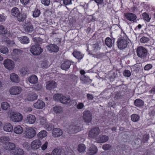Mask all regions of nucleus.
<instances>
[{
    "label": "nucleus",
    "mask_w": 155,
    "mask_h": 155,
    "mask_svg": "<svg viewBox=\"0 0 155 155\" xmlns=\"http://www.w3.org/2000/svg\"><path fill=\"white\" fill-rule=\"evenodd\" d=\"M127 38L126 35L120 37L117 41L118 48L120 49L125 48L127 45Z\"/></svg>",
    "instance_id": "nucleus-1"
},
{
    "label": "nucleus",
    "mask_w": 155,
    "mask_h": 155,
    "mask_svg": "<svg viewBox=\"0 0 155 155\" xmlns=\"http://www.w3.org/2000/svg\"><path fill=\"white\" fill-rule=\"evenodd\" d=\"M35 130L32 127L27 128L24 131L23 136L25 138L31 139L35 135Z\"/></svg>",
    "instance_id": "nucleus-2"
},
{
    "label": "nucleus",
    "mask_w": 155,
    "mask_h": 155,
    "mask_svg": "<svg viewBox=\"0 0 155 155\" xmlns=\"http://www.w3.org/2000/svg\"><path fill=\"white\" fill-rule=\"evenodd\" d=\"M137 55L140 58H146L148 57L149 55L147 50L142 46H140L137 48Z\"/></svg>",
    "instance_id": "nucleus-3"
},
{
    "label": "nucleus",
    "mask_w": 155,
    "mask_h": 155,
    "mask_svg": "<svg viewBox=\"0 0 155 155\" xmlns=\"http://www.w3.org/2000/svg\"><path fill=\"white\" fill-rule=\"evenodd\" d=\"M81 128L78 125L72 124L69 126L67 130L70 134H73L80 131Z\"/></svg>",
    "instance_id": "nucleus-4"
},
{
    "label": "nucleus",
    "mask_w": 155,
    "mask_h": 155,
    "mask_svg": "<svg viewBox=\"0 0 155 155\" xmlns=\"http://www.w3.org/2000/svg\"><path fill=\"white\" fill-rule=\"evenodd\" d=\"M30 51L33 55H38L42 52L43 49L38 46L34 45L31 47Z\"/></svg>",
    "instance_id": "nucleus-5"
},
{
    "label": "nucleus",
    "mask_w": 155,
    "mask_h": 155,
    "mask_svg": "<svg viewBox=\"0 0 155 155\" xmlns=\"http://www.w3.org/2000/svg\"><path fill=\"white\" fill-rule=\"evenodd\" d=\"M10 117L12 121L16 122H20L23 118L21 114L16 112H13Z\"/></svg>",
    "instance_id": "nucleus-6"
},
{
    "label": "nucleus",
    "mask_w": 155,
    "mask_h": 155,
    "mask_svg": "<svg viewBox=\"0 0 155 155\" xmlns=\"http://www.w3.org/2000/svg\"><path fill=\"white\" fill-rule=\"evenodd\" d=\"M4 65L6 68L9 70H12L15 67L14 62L9 59H7L4 61Z\"/></svg>",
    "instance_id": "nucleus-7"
},
{
    "label": "nucleus",
    "mask_w": 155,
    "mask_h": 155,
    "mask_svg": "<svg viewBox=\"0 0 155 155\" xmlns=\"http://www.w3.org/2000/svg\"><path fill=\"white\" fill-rule=\"evenodd\" d=\"M100 132V130L98 127L93 128L89 131L88 136L90 138H94L99 134Z\"/></svg>",
    "instance_id": "nucleus-8"
},
{
    "label": "nucleus",
    "mask_w": 155,
    "mask_h": 155,
    "mask_svg": "<svg viewBox=\"0 0 155 155\" xmlns=\"http://www.w3.org/2000/svg\"><path fill=\"white\" fill-rule=\"evenodd\" d=\"M83 117L84 122L87 123L91 122L92 119V114L89 110H85L83 112Z\"/></svg>",
    "instance_id": "nucleus-9"
},
{
    "label": "nucleus",
    "mask_w": 155,
    "mask_h": 155,
    "mask_svg": "<svg viewBox=\"0 0 155 155\" xmlns=\"http://www.w3.org/2000/svg\"><path fill=\"white\" fill-rule=\"evenodd\" d=\"M21 87L17 86H13L9 90L10 94L13 95H16L19 94L21 93Z\"/></svg>",
    "instance_id": "nucleus-10"
},
{
    "label": "nucleus",
    "mask_w": 155,
    "mask_h": 155,
    "mask_svg": "<svg viewBox=\"0 0 155 155\" xmlns=\"http://www.w3.org/2000/svg\"><path fill=\"white\" fill-rule=\"evenodd\" d=\"M59 100L61 103L64 104L69 103L71 101L69 96L65 97L61 94H59Z\"/></svg>",
    "instance_id": "nucleus-11"
},
{
    "label": "nucleus",
    "mask_w": 155,
    "mask_h": 155,
    "mask_svg": "<svg viewBox=\"0 0 155 155\" xmlns=\"http://www.w3.org/2000/svg\"><path fill=\"white\" fill-rule=\"evenodd\" d=\"M41 144V142L39 140H35L31 143V147L32 149L36 150L40 147Z\"/></svg>",
    "instance_id": "nucleus-12"
},
{
    "label": "nucleus",
    "mask_w": 155,
    "mask_h": 155,
    "mask_svg": "<svg viewBox=\"0 0 155 155\" xmlns=\"http://www.w3.org/2000/svg\"><path fill=\"white\" fill-rule=\"evenodd\" d=\"M57 86V84L54 81H49L47 82L46 87L48 90H51Z\"/></svg>",
    "instance_id": "nucleus-13"
},
{
    "label": "nucleus",
    "mask_w": 155,
    "mask_h": 155,
    "mask_svg": "<svg viewBox=\"0 0 155 155\" xmlns=\"http://www.w3.org/2000/svg\"><path fill=\"white\" fill-rule=\"evenodd\" d=\"M45 105L44 102L42 100H39L33 104V106L35 108L39 109H42L45 106Z\"/></svg>",
    "instance_id": "nucleus-14"
},
{
    "label": "nucleus",
    "mask_w": 155,
    "mask_h": 155,
    "mask_svg": "<svg viewBox=\"0 0 155 155\" xmlns=\"http://www.w3.org/2000/svg\"><path fill=\"white\" fill-rule=\"evenodd\" d=\"M36 120V118L35 116L32 114L28 115L25 119V121L29 124L34 123Z\"/></svg>",
    "instance_id": "nucleus-15"
},
{
    "label": "nucleus",
    "mask_w": 155,
    "mask_h": 155,
    "mask_svg": "<svg viewBox=\"0 0 155 155\" xmlns=\"http://www.w3.org/2000/svg\"><path fill=\"white\" fill-rule=\"evenodd\" d=\"M124 15L127 20L130 21H134L137 18L136 15L134 14L131 13H124Z\"/></svg>",
    "instance_id": "nucleus-16"
},
{
    "label": "nucleus",
    "mask_w": 155,
    "mask_h": 155,
    "mask_svg": "<svg viewBox=\"0 0 155 155\" xmlns=\"http://www.w3.org/2000/svg\"><path fill=\"white\" fill-rule=\"evenodd\" d=\"M108 137L105 135H101L97 138V140L98 143H102L107 141L108 140Z\"/></svg>",
    "instance_id": "nucleus-17"
},
{
    "label": "nucleus",
    "mask_w": 155,
    "mask_h": 155,
    "mask_svg": "<svg viewBox=\"0 0 155 155\" xmlns=\"http://www.w3.org/2000/svg\"><path fill=\"white\" fill-rule=\"evenodd\" d=\"M97 151V147L94 145H92L88 150L87 153L89 155H93L96 153Z\"/></svg>",
    "instance_id": "nucleus-18"
},
{
    "label": "nucleus",
    "mask_w": 155,
    "mask_h": 155,
    "mask_svg": "<svg viewBox=\"0 0 155 155\" xmlns=\"http://www.w3.org/2000/svg\"><path fill=\"white\" fill-rule=\"evenodd\" d=\"M4 147L6 150H10L15 149V146L14 143L8 141L5 143Z\"/></svg>",
    "instance_id": "nucleus-19"
},
{
    "label": "nucleus",
    "mask_w": 155,
    "mask_h": 155,
    "mask_svg": "<svg viewBox=\"0 0 155 155\" xmlns=\"http://www.w3.org/2000/svg\"><path fill=\"white\" fill-rule=\"evenodd\" d=\"M71 64V62L67 60L62 64L61 66V68L63 70H66L70 68Z\"/></svg>",
    "instance_id": "nucleus-20"
},
{
    "label": "nucleus",
    "mask_w": 155,
    "mask_h": 155,
    "mask_svg": "<svg viewBox=\"0 0 155 155\" xmlns=\"http://www.w3.org/2000/svg\"><path fill=\"white\" fill-rule=\"evenodd\" d=\"M11 80L14 82L18 83L20 81V78L16 74L12 73L10 75Z\"/></svg>",
    "instance_id": "nucleus-21"
},
{
    "label": "nucleus",
    "mask_w": 155,
    "mask_h": 155,
    "mask_svg": "<svg viewBox=\"0 0 155 155\" xmlns=\"http://www.w3.org/2000/svg\"><path fill=\"white\" fill-rule=\"evenodd\" d=\"M4 130L6 132H11L13 130L12 125L10 123H6L5 124L3 128Z\"/></svg>",
    "instance_id": "nucleus-22"
},
{
    "label": "nucleus",
    "mask_w": 155,
    "mask_h": 155,
    "mask_svg": "<svg viewBox=\"0 0 155 155\" xmlns=\"http://www.w3.org/2000/svg\"><path fill=\"white\" fill-rule=\"evenodd\" d=\"M47 49L49 51L57 52L58 51V46L57 45L51 44L46 47Z\"/></svg>",
    "instance_id": "nucleus-23"
},
{
    "label": "nucleus",
    "mask_w": 155,
    "mask_h": 155,
    "mask_svg": "<svg viewBox=\"0 0 155 155\" xmlns=\"http://www.w3.org/2000/svg\"><path fill=\"white\" fill-rule=\"evenodd\" d=\"M38 80L37 77L34 75L30 76L28 78L29 82L32 84H35L38 82Z\"/></svg>",
    "instance_id": "nucleus-24"
},
{
    "label": "nucleus",
    "mask_w": 155,
    "mask_h": 155,
    "mask_svg": "<svg viewBox=\"0 0 155 155\" xmlns=\"http://www.w3.org/2000/svg\"><path fill=\"white\" fill-rule=\"evenodd\" d=\"M80 80L84 84L91 82L92 81V80L90 79L89 77L85 75L81 76L80 77Z\"/></svg>",
    "instance_id": "nucleus-25"
},
{
    "label": "nucleus",
    "mask_w": 155,
    "mask_h": 155,
    "mask_svg": "<svg viewBox=\"0 0 155 155\" xmlns=\"http://www.w3.org/2000/svg\"><path fill=\"white\" fill-rule=\"evenodd\" d=\"M24 29L25 31L27 32H31L34 30L33 27L31 24L26 25Z\"/></svg>",
    "instance_id": "nucleus-26"
},
{
    "label": "nucleus",
    "mask_w": 155,
    "mask_h": 155,
    "mask_svg": "<svg viewBox=\"0 0 155 155\" xmlns=\"http://www.w3.org/2000/svg\"><path fill=\"white\" fill-rule=\"evenodd\" d=\"M2 36V41H6L7 43L9 44H10L11 41L8 40V37L9 36V34L7 33H6L5 34H3Z\"/></svg>",
    "instance_id": "nucleus-27"
},
{
    "label": "nucleus",
    "mask_w": 155,
    "mask_h": 155,
    "mask_svg": "<svg viewBox=\"0 0 155 155\" xmlns=\"http://www.w3.org/2000/svg\"><path fill=\"white\" fill-rule=\"evenodd\" d=\"M19 40L21 43L23 44H27L29 42V38L26 36L21 37L19 38Z\"/></svg>",
    "instance_id": "nucleus-28"
},
{
    "label": "nucleus",
    "mask_w": 155,
    "mask_h": 155,
    "mask_svg": "<svg viewBox=\"0 0 155 155\" xmlns=\"http://www.w3.org/2000/svg\"><path fill=\"white\" fill-rule=\"evenodd\" d=\"M14 131L16 134H21L23 131L22 127L20 125L17 126L14 128Z\"/></svg>",
    "instance_id": "nucleus-29"
},
{
    "label": "nucleus",
    "mask_w": 155,
    "mask_h": 155,
    "mask_svg": "<svg viewBox=\"0 0 155 155\" xmlns=\"http://www.w3.org/2000/svg\"><path fill=\"white\" fill-rule=\"evenodd\" d=\"M72 54L76 58H83L84 56V54H81L80 52L77 51H74L72 53Z\"/></svg>",
    "instance_id": "nucleus-30"
},
{
    "label": "nucleus",
    "mask_w": 155,
    "mask_h": 155,
    "mask_svg": "<svg viewBox=\"0 0 155 155\" xmlns=\"http://www.w3.org/2000/svg\"><path fill=\"white\" fill-rule=\"evenodd\" d=\"M23 52V51L20 49H15L13 50V52L12 53V56H18L21 54Z\"/></svg>",
    "instance_id": "nucleus-31"
},
{
    "label": "nucleus",
    "mask_w": 155,
    "mask_h": 155,
    "mask_svg": "<svg viewBox=\"0 0 155 155\" xmlns=\"http://www.w3.org/2000/svg\"><path fill=\"white\" fill-rule=\"evenodd\" d=\"M1 106L2 109L5 110L9 109L10 107L9 104L6 102H4L2 103Z\"/></svg>",
    "instance_id": "nucleus-32"
},
{
    "label": "nucleus",
    "mask_w": 155,
    "mask_h": 155,
    "mask_svg": "<svg viewBox=\"0 0 155 155\" xmlns=\"http://www.w3.org/2000/svg\"><path fill=\"white\" fill-rule=\"evenodd\" d=\"M47 134V132L45 130H43L40 131L38 134V138L39 139H42L45 137Z\"/></svg>",
    "instance_id": "nucleus-33"
},
{
    "label": "nucleus",
    "mask_w": 155,
    "mask_h": 155,
    "mask_svg": "<svg viewBox=\"0 0 155 155\" xmlns=\"http://www.w3.org/2000/svg\"><path fill=\"white\" fill-rule=\"evenodd\" d=\"M38 95L36 94L32 93L28 95L27 99L28 101H33L37 98Z\"/></svg>",
    "instance_id": "nucleus-34"
},
{
    "label": "nucleus",
    "mask_w": 155,
    "mask_h": 155,
    "mask_svg": "<svg viewBox=\"0 0 155 155\" xmlns=\"http://www.w3.org/2000/svg\"><path fill=\"white\" fill-rule=\"evenodd\" d=\"M12 15L15 17H16L20 14V12L18 8L14 7L12 10Z\"/></svg>",
    "instance_id": "nucleus-35"
},
{
    "label": "nucleus",
    "mask_w": 155,
    "mask_h": 155,
    "mask_svg": "<svg viewBox=\"0 0 155 155\" xmlns=\"http://www.w3.org/2000/svg\"><path fill=\"white\" fill-rule=\"evenodd\" d=\"M86 147L83 144H81L78 145V150L80 153L84 152L85 150Z\"/></svg>",
    "instance_id": "nucleus-36"
},
{
    "label": "nucleus",
    "mask_w": 155,
    "mask_h": 155,
    "mask_svg": "<svg viewBox=\"0 0 155 155\" xmlns=\"http://www.w3.org/2000/svg\"><path fill=\"white\" fill-rule=\"evenodd\" d=\"M105 44L108 47H112L113 45V42L111 39L109 37L107 38L105 40Z\"/></svg>",
    "instance_id": "nucleus-37"
},
{
    "label": "nucleus",
    "mask_w": 155,
    "mask_h": 155,
    "mask_svg": "<svg viewBox=\"0 0 155 155\" xmlns=\"http://www.w3.org/2000/svg\"><path fill=\"white\" fill-rule=\"evenodd\" d=\"M134 104L136 106L140 107L143 105L144 102L140 99H137L134 101Z\"/></svg>",
    "instance_id": "nucleus-38"
},
{
    "label": "nucleus",
    "mask_w": 155,
    "mask_h": 155,
    "mask_svg": "<svg viewBox=\"0 0 155 155\" xmlns=\"http://www.w3.org/2000/svg\"><path fill=\"white\" fill-rule=\"evenodd\" d=\"M34 41L36 45H39L43 41V40L40 38H34Z\"/></svg>",
    "instance_id": "nucleus-39"
},
{
    "label": "nucleus",
    "mask_w": 155,
    "mask_h": 155,
    "mask_svg": "<svg viewBox=\"0 0 155 155\" xmlns=\"http://www.w3.org/2000/svg\"><path fill=\"white\" fill-rule=\"evenodd\" d=\"M17 18V19L19 21H23L25 20L26 18V15L24 14H22L21 15H18V16L16 17Z\"/></svg>",
    "instance_id": "nucleus-40"
},
{
    "label": "nucleus",
    "mask_w": 155,
    "mask_h": 155,
    "mask_svg": "<svg viewBox=\"0 0 155 155\" xmlns=\"http://www.w3.org/2000/svg\"><path fill=\"white\" fill-rule=\"evenodd\" d=\"M36 32L38 34L44 35L45 31L44 29L39 27H37L36 28Z\"/></svg>",
    "instance_id": "nucleus-41"
},
{
    "label": "nucleus",
    "mask_w": 155,
    "mask_h": 155,
    "mask_svg": "<svg viewBox=\"0 0 155 155\" xmlns=\"http://www.w3.org/2000/svg\"><path fill=\"white\" fill-rule=\"evenodd\" d=\"M10 140V138L7 137H2L0 138V141L5 144V143Z\"/></svg>",
    "instance_id": "nucleus-42"
},
{
    "label": "nucleus",
    "mask_w": 155,
    "mask_h": 155,
    "mask_svg": "<svg viewBox=\"0 0 155 155\" xmlns=\"http://www.w3.org/2000/svg\"><path fill=\"white\" fill-rule=\"evenodd\" d=\"M131 120L134 122L138 121L140 118V116L137 114H133L131 116Z\"/></svg>",
    "instance_id": "nucleus-43"
},
{
    "label": "nucleus",
    "mask_w": 155,
    "mask_h": 155,
    "mask_svg": "<svg viewBox=\"0 0 155 155\" xmlns=\"http://www.w3.org/2000/svg\"><path fill=\"white\" fill-rule=\"evenodd\" d=\"M0 51L3 54H6L8 53V50L7 47L2 46H0Z\"/></svg>",
    "instance_id": "nucleus-44"
},
{
    "label": "nucleus",
    "mask_w": 155,
    "mask_h": 155,
    "mask_svg": "<svg viewBox=\"0 0 155 155\" xmlns=\"http://www.w3.org/2000/svg\"><path fill=\"white\" fill-rule=\"evenodd\" d=\"M14 154L16 155H22L23 154V151L22 149L17 148L15 150Z\"/></svg>",
    "instance_id": "nucleus-45"
},
{
    "label": "nucleus",
    "mask_w": 155,
    "mask_h": 155,
    "mask_svg": "<svg viewBox=\"0 0 155 155\" xmlns=\"http://www.w3.org/2000/svg\"><path fill=\"white\" fill-rule=\"evenodd\" d=\"M142 16L144 20L147 21H149L150 19L149 15L147 13L144 12Z\"/></svg>",
    "instance_id": "nucleus-46"
},
{
    "label": "nucleus",
    "mask_w": 155,
    "mask_h": 155,
    "mask_svg": "<svg viewBox=\"0 0 155 155\" xmlns=\"http://www.w3.org/2000/svg\"><path fill=\"white\" fill-rule=\"evenodd\" d=\"M150 40L149 38L145 37H143L140 40V42L143 43H147Z\"/></svg>",
    "instance_id": "nucleus-47"
},
{
    "label": "nucleus",
    "mask_w": 155,
    "mask_h": 155,
    "mask_svg": "<svg viewBox=\"0 0 155 155\" xmlns=\"http://www.w3.org/2000/svg\"><path fill=\"white\" fill-rule=\"evenodd\" d=\"M141 143V140L140 138H137L135 140L134 143L135 144L137 145L136 148H138L140 147V144Z\"/></svg>",
    "instance_id": "nucleus-48"
},
{
    "label": "nucleus",
    "mask_w": 155,
    "mask_h": 155,
    "mask_svg": "<svg viewBox=\"0 0 155 155\" xmlns=\"http://www.w3.org/2000/svg\"><path fill=\"white\" fill-rule=\"evenodd\" d=\"M110 54V53L108 52H107L106 54L105 53H102L101 54H99L97 55V58H106L107 57L109 58L107 56V55Z\"/></svg>",
    "instance_id": "nucleus-49"
},
{
    "label": "nucleus",
    "mask_w": 155,
    "mask_h": 155,
    "mask_svg": "<svg viewBox=\"0 0 155 155\" xmlns=\"http://www.w3.org/2000/svg\"><path fill=\"white\" fill-rule=\"evenodd\" d=\"M40 10L36 9L33 12V16L34 17H37L40 15Z\"/></svg>",
    "instance_id": "nucleus-50"
},
{
    "label": "nucleus",
    "mask_w": 155,
    "mask_h": 155,
    "mask_svg": "<svg viewBox=\"0 0 155 155\" xmlns=\"http://www.w3.org/2000/svg\"><path fill=\"white\" fill-rule=\"evenodd\" d=\"M7 30L6 29L3 25H0V34H3L7 33Z\"/></svg>",
    "instance_id": "nucleus-51"
},
{
    "label": "nucleus",
    "mask_w": 155,
    "mask_h": 155,
    "mask_svg": "<svg viewBox=\"0 0 155 155\" xmlns=\"http://www.w3.org/2000/svg\"><path fill=\"white\" fill-rule=\"evenodd\" d=\"M131 69L136 73H137L140 70V68L137 66V65L135 64L132 67Z\"/></svg>",
    "instance_id": "nucleus-52"
},
{
    "label": "nucleus",
    "mask_w": 155,
    "mask_h": 155,
    "mask_svg": "<svg viewBox=\"0 0 155 155\" xmlns=\"http://www.w3.org/2000/svg\"><path fill=\"white\" fill-rule=\"evenodd\" d=\"M149 137L148 135H144L142 139V142L145 143L148 141L149 139Z\"/></svg>",
    "instance_id": "nucleus-53"
},
{
    "label": "nucleus",
    "mask_w": 155,
    "mask_h": 155,
    "mask_svg": "<svg viewBox=\"0 0 155 155\" xmlns=\"http://www.w3.org/2000/svg\"><path fill=\"white\" fill-rule=\"evenodd\" d=\"M53 131L52 132L53 135L54 137H58V129L57 128H54L53 129Z\"/></svg>",
    "instance_id": "nucleus-54"
},
{
    "label": "nucleus",
    "mask_w": 155,
    "mask_h": 155,
    "mask_svg": "<svg viewBox=\"0 0 155 155\" xmlns=\"http://www.w3.org/2000/svg\"><path fill=\"white\" fill-rule=\"evenodd\" d=\"M20 71L21 74L23 75H25L27 74L28 71L27 68H23L21 69Z\"/></svg>",
    "instance_id": "nucleus-55"
},
{
    "label": "nucleus",
    "mask_w": 155,
    "mask_h": 155,
    "mask_svg": "<svg viewBox=\"0 0 155 155\" xmlns=\"http://www.w3.org/2000/svg\"><path fill=\"white\" fill-rule=\"evenodd\" d=\"M46 127H47V130L48 131H51L52 130V129H53L54 127L53 125L51 124H48L46 125Z\"/></svg>",
    "instance_id": "nucleus-56"
},
{
    "label": "nucleus",
    "mask_w": 155,
    "mask_h": 155,
    "mask_svg": "<svg viewBox=\"0 0 155 155\" xmlns=\"http://www.w3.org/2000/svg\"><path fill=\"white\" fill-rule=\"evenodd\" d=\"M111 146L109 144H105L103 145L102 147L103 149L104 150H107L109 149Z\"/></svg>",
    "instance_id": "nucleus-57"
},
{
    "label": "nucleus",
    "mask_w": 155,
    "mask_h": 155,
    "mask_svg": "<svg viewBox=\"0 0 155 155\" xmlns=\"http://www.w3.org/2000/svg\"><path fill=\"white\" fill-rule=\"evenodd\" d=\"M124 75L125 76L129 77L131 75V73L128 70H125L124 73Z\"/></svg>",
    "instance_id": "nucleus-58"
},
{
    "label": "nucleus",
    "mask_w": 155,
    "mask_h": 155,
    "mask_svg": "<svg viewBox=\"0 0 155 155\" xmlns=\"http://www.w3.org/2000/svg\"><path fill=\"white\" fill-rule=\"evenodd\" d=\"M42 86L40 84H38L35 85L34 87V88L35 89L39 91L42 88Z\"/></svg>",
    "instance_id": "nucleus-59"
},
{
    "label": "nucleus",
    "mask_w": 155,
    "mask_h": 155,
    "mask_svg": "<svg viewBox=\"0 0 155 155\" xmlns=\"http://www.w3.org/2000/svg\"><path fill=\"white\" fill-rule=\"evenodd\" d=\"M62 2L65 5H69L72 3L71 0H63Z\"/></svg>",
    "instance_id": "nucleus-60"
},
{
    "label": "nucleus",
    "mask_w": 155,
    "mask_h": 155,
    "mask_svg": "<svg viewBox=\"0 0 155 155\" xmlns=\"http://www.w3.org/2000/svg\"><path fill=\"white\" fill-rule=\"evenodd\" d=\"M42 4L45 5H48L50 2V0H41Z\"/></svg>",
    "instance_id": "nucleus-61"
},
{
    "label": "nucleus",
    "mask_w": 155,
    "mask_h": 155,
    "mask_svg": "<svg viewBox=\"0 0 155 155\" xmlns=\"http://www.w3.org/2000/svg\"><path fill=\"white\" fill-rule=\"evenodd\" d=\"M51 155H58V149H54L51 152Z\"/></svg>",
    "instance_id": "nucleus-62"
},
{
    "label": "nucleus",
    "mask_w": 155,
    "mask_h": 155,
    "mask_svg": "<svg viewBox=\"0 0 155 155\" xmlns=\"http://www.w3.org/2000/svg\"><path fill=\"white\" fill-rule=\"evenodd\" d=\"M122 97V96L120 93H117L115 94L114 97V98L115 100H117L121 99Z\"/></svg>",
    "instance_id": "nucleus-63"
},
{
    "label": "nucleus",
    "mask_w": 155,
    "mask_h": 155,
    "mask_svg": "<svg viewBox=\"0 0 155 155\" xmlns=\"http://www.w3.org/2000/svg\"><path fill=\"white\" fill-rule=\"evenodd\" d=\"M84 106V105L82 103H79L77 105L76 107L78 109H81Z\"/></svg>",
    "instance_id": "nucleus-64"
}]
</instances>
